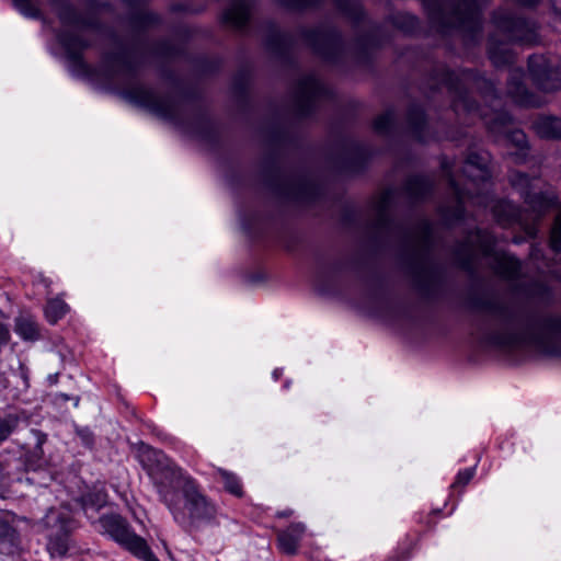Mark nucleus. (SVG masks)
Wrapping results in <instances>:
<instances>
[{
  "mask_svg": "<svg viewBox=\"0 0 561 561\" xmlns=\"http://www.w3.org/2000/svg\"><path fill=\"white\" fill-rule=\"evenodd\" d=\"M138 458L154 480L161 500L172 511L174 517L180 513L179 489H181L184 499L183 508L192 527L215 522L217 516L215 504L201 492L197 482L184 474L183 470L161 450L141 444Z\"/></svg>",
  "mask_w": 561,
  "mask_h": 561,
  "instance_id": "1",
  "label": "nucleus"
},
{
  "mask_svg": "<svg viewBox=\"0 0 561 561\" xmlns=\"http://www.w3.org/2000/svg\"><path fill=\"white\" fill-rule=\"evenodd\" d=\"M490 156L488 152H471L462 167L466 178L465 188H460L458 182L449 172V165L443 161L442 167L449 181L453 198L439 206V214L446 225H453L463 217V204L471 199L473 204L488 207L491 197L488 186L491 178L489 170Z\"/></svg>",
  "mask_w": 561,
  "mask_h": 561,
  "instance_id": "2",
  "label": "nucleus"
},
{
  "mask_svg": "<svg viewBox=\"0 0 561 561\" xmlns=\"http://www.w3.org/2000/svg\"><path fill=\"white\" fill-rule=\"evenodd\" d=\"M494 244L492 233L478 229L456 247L455 259L462 270L470 273L474 272L479 260L484 259L495 275L508 280L517 279L520 262L511 254L493 251Z\"/></svg>",
  "mask_w": 561,
  "mask_h": 561,
  "instance_id": "3",
  "label": "nucleus"
},
{
  "mask_svg": "<svg viewBox=\"0 0 561 561\" xmlns=\"http://www.w3.org/2000/svg\"><path fill=\"white\" fill-rule=\"evenodd\" d=\"M56 8L58 18L64 26L72 27L76 33L61 32L59 42L66 49L67 56L72 66L81 72L88 71V66L83 62L81 54L91 46L90 39L85 38L84 32L98 26L93 14H79L66 0H49Z\"/></svg>",
  "mask_w": 561,
  "mask_h": 561,
  "instance_id": "4",
  "label": "nucleus"
},
{
  "mask_svg": "<svg viewBox=\"0 0 561 561\" xmlns=\"http://www.w3.org/2000/svg\"><path fill=\"white\" fill-rule=\"evenodd\" d=\"M439 83L445 85L454 95L453 108L457 115L468 113L470 115H478L481 118H488V114L469 98V87L478 89L485 99L491 101L497 99L494 84L490 80L477 76L471 70H463L460 73L443 70Z\"/></svg>",
  "mask_w": 561,
  "mask_h": 561,
  "instance_id": "5",
  "label": "nucleus"
},
{
  "mask_svg": "<svg viewBox=\"0 0 561 561\" xmlns=\"http://www.w3.org/2000/svg\"><path fill=\"white\" fill-rule=\"evenodd\" d=\"M450 14L431 12L430 19L433 25L446 33L449 28H459L474 38L481 32V0H455Z\"/></svg>",
  "mask_w": 561,
  "mask_h": 561,
  "instance_id": "6",
  "label": "nucleus"
},
{
  "mask_svg": "<svg viewBox=\"0 0 561 561\" xmlns=\"http://www.w3.org/2000/svg\"><path fill=\"white\" fill-rule=\"evenodd\" d=\"M99 524L103 533L117 543L144 561H159L151 552L146 540L136 535L122 516L112 514L100 517Z\"/></svg>",
  "mask_w": 561,
  "mask_h": 561,
  "instance_id": "7",
  "label": "nucleus"
},
{
  "mask_svg": "<svg viewBox=\"0 0 561 561\" xmlns=\"http://www.w3.org/2000/svg\"><path fill=\"white\" fill-rule=\"evenodd\" d=\"M123 98L128 102L142 106L156 115L174 119L178 115V104L169 95H159L153 90L138 84L123 91Z\"/></svg>",
  "mask_w": 561,
  "mask_h": 561,
  "instance_id": "8",
  "label": "nucleus"
},
{
  "mask_svg": "<svg viewBox=\"0 0 561 561\" xmlns=\"http://www.w3.org/2000/svg\"><path fill=\"white\" fill-rule=\"evenodd\" d=\"M493 22L496 30L510 42L534 44L537 41L536 24L523 16L500 10L494 13Z\"/></svg>",
  "mask_w": 561,
  "mask_h": 561,
  "instance_id": "9",
  "label": "nucleus"
},
{
  "mask_svg": "<svg viewBox=\"0 0 561 561\" xmlns=\"http://www.w3.org/2000/svg\"><path fill=\"white\" fill-rule=\"evenodd\" d=\"M302 35L313 51L328 61H335L344 51L341 34L333 27L321 25Z\"/></svg>",
  "mask_w": 561,
  "mask_h": 561,
  "instance_id": "10",
  "label": "nucleus"
},
{
  "mask_svg": "<svg viewBox=\"0 0 561 561\" xmlns=\"http://www.w3.org/2000/svg\"><path fill=\"white\" fill-rule=\"evenodd\" d=\"M415 242L419 248L417 262L412 265L411 272L415 283L420 287H425L435 278V271L430 260L432 225L428 220H423L415 232Z\"/></svg>",
  "mask_w": 561,
  "mask_h": 561,
  "instance_id": "11",
  "label": "nucleus"
},
{
  "mask_svg": "<svg viewBox=\"0 0 561 561\" xmlns=\"http://www.w3.org/2000/svg\"><path fill=\"white\" fill-rule=\"evenodd\" d=\"M329 90L313 75L301 77L294 92L296 111L301 116L309 115L316 104L328 96Z\"/></svg>",
  "mask_w": 561,
  "mask_h": 561,
  "instance_id": "12",
  "label": "nucleus"
},
{
  "mask_svg": "<svg viewBox=\"0 0 561 561\" xmlns=\"http://www.w3.org/2000/svg\"><path fill=\"white\" fill-rule=\"evenodd\" d=\"M511 184L520 191L525 203L533 211V219H539L548 209L554 205V198L543 193H531L529 191L531 179L523 172L512 171L510 174Z\"/></svg>",
  "mask_w": 561,
  "mask_h": 561,
  "instance_id": "13",
  "label": "nucleus"
},
{
  "mask_svg": "<svg viewBox=\"0 0 561 561\" xmlns=\"http://www.w3.org/2000/svg\"><path fill=\"white\" fill-rule=\"evenodd\" d=\"M528 70L539 89L551 92L561 84L560 73L542 55H533L528 58Z\"/></svg>",
  "mask_w": 561,
  "mask_h": 561,
  "instance_id": "14",
  "label": "nucleus"
},
{
  "mask_svg": "<svg viewBox=\"0 0 561 561\" xmlns=\"http://www.w3.org/2000/svg\"><path fill=\"white\" fill-rule=\"evenodd\" d=\"M104 62L114 73L131 76L140 64L139 48L136 44L131 47L118 45L115 51L104 56Z\"/></svg>",
  "mask_w": 561,
  "mask_h": 561,
  "instance_id": "15",
  "label": "nucleus"
},
{
  "mask_svg": "<svg viewBox=\"0 0 561 561\" xmlns=\"http://www.w3.org/2000/svg\"><path fill=\"white\" fill-rule=\"evenodd\" d=\"M253 8L254 0H231L229 7L222 12V22L234 30H243Z\"/></svg>",
  "mask_w": 561,
  "mask_h": 561,
  "instance_id": "16",
  "label": "nucleus"
},
{
  "mask_svg": "<svg viewBox=\"0 0 561 561\" xmlns=\"http://www.w3.org/2000/svg\"><path fill=\"white\" fill-rule=\"evenodd\" d=\"M524 72L522 69H512L508 76L507 93L514 102L523 105L537 107L540 105L538 99L531 94L523 83Z\"/></svg>",
  "mask_w": 561,
  "mask_h": 561,
  "instance_id": "17",
  "label": "nucleus"
},
{
  "mask_svg": "<svg viewBox=\"0 0 561 561\" xmlns=\"http://www.w3.org/2000/svg\"><path fill=\"white\" fill-rule=\"evenodd\" d=\"M511 121L512 118L507 113L495 112L492 117L488 118L486 124L491 131H503L510 142L519 149H524L527 146V137L520 129H507V125Z\"/></svg>",
  "mask_w": 561,
  "mask_h": 561,
  "instance_id": "18",
  "label": "nucleus"
},
{
  "mask_svg": "<svg viewBox=\"0 0 561 561\" xmlns=\"http://www.w3.org/2000/svg\"><path fill=\"white\" fill-rule=\"evenodd\" d=\"M306 531V526L301 523H294L287 529L278 531L277 543L283 553L296 554L299 542Z\"/></svg>",
  "mask_w": 561,
  "mask_h": 561,
  "instance_id": "19",
  "label": "nucleus"
},
{
  "mask_svg": "<svg viewBox=\"0 0 561 561\" xmlns=\"http://www.w3.org/2000/svg\"><path fill=\"white\" fill-rule=\"evenodd\" d=\"M492 213L496 221L503 227L524 224V213L511 202L496 201L492 206Z\"/></svg>",
  "mask_w": 561,
  "mask_h": 561,
  "instance_id": "20",
  "label": "nucleus"
},
{
  "mask_svg": "<svg viewBox=\"0 0 561 561\" xmlns=\"http://www.w3.org/2000/svg\"><path fill=\"white\" fill-rule=\"evenodd\" d=\"M476 306L505 324H511L515 320L514 309L497 299L479 301Z\"/></svg>",
  "mask_w": 561,
  "mask_h": 561,
  "instance_id": "21",
  "label": "nucleus"
},
{
  "mask_svg": "<svg viewBox=\"0 0 561 561\" xmlns=\"http://www.w3.org/2000/svg\"><path fill=\"white\" fill-rule=\"evenodd\" d=\"M408 124L415 139L420 142H426L434 138L426 130V122L424 111L419 106H412L408 112Z\"/></svg>",
  "mask_w": 561,
  "mask_h": 561,
  "instance_id": "22",
  "label": "nucleus"
},
{
  "mask_svg": "<svg viewBox=\"0 0 561 561\" xmlns=\"http://www.w3.org/2000/svg\"><path fill=\"white\" fill-rule=\"evenodd\" d=\"M433 190V181L428 176L412 175L405 182V192L412 201L425 198Z\"/></svg>",
  "mask_w": 561,
  "mask_h": 561,
  "instance_id": "23",
  "label": "nucleus"
},
{
  "mask_svg": "<svg viewBox=\"0 0 561 561\" xmlns=\"http://www.w3.org/2000/svg\"><path fill=\"white\" fill-rule=\"evenodd\" d=\"M158 23L159 16L157 14L149 12L146 9L136 10L133 12L129 20L133 37L137 39L144 31L149 30Z\"/></svg>",
  "mask_w": 561,
  "mask_h": 561,
  "instance_id": "24",
  "label": "nucleus"
},
{
  "mask_svg": "<svg viewBox=\"0 0 561 561\" xmlns=\"http://www.w3.org/2000/svg\"><path fill=\"white\" fill-rule=\"evenodd\" d=\"M79 501L82 510L88 515L89 511L95 513L107 504V493L103 488L94 486L82 494Z\"/></svg>",
  "mask_w": 561,
  "mask_h": 561,
  "instance_id": "25",
  "label": "nucleus"
},
{
  "mask_svg": "<svg viewBox=\"0 0 561 561\" xmlns=\"http://www.w3.org/2000/svg\"><path fill=\"white\" fill-rule=\"evenodd\" d=\"M392 192L385 191L374 202L373 209L376 216V227L379 229L387 228L389 225V208L392 202Z\"/></svg>",
  "mask_w": 561,
  "mask_h": 561,
  "instance_id": "26",
  "label": "nucleus"
},
{
  "mask_svg": "<svg viewBox=\"0 0 561 561\" xmlns=\"http://www.w3.org/2000/svg\"><path fill=\"white\" fill-rule=\"evenodd\" d=\"M537 135L546 139H561V119L557 117H541L535 122Z\"/></svg>",
  "mask_w": 561,
  "mask_h": 561,
  "instance_id": "27",
  "label": "nucleus"
},
{
  "mask_svg": "<svg viewBox=\"0 0 561 561\" xmlns=\"http://www.w3.org/2000/svg\"><path fill=\"white\" fill-rule=\"evenodd\" d=\"M489 56L495 67L511 65L514 61L512 50L499 44L495 36H491L489 39Z\"/></svg>",
  "mask_w": 561,
  "mask_h": 561,
  "instance_id": "28",
  "label": "nucleus"
},
{
  "mask_svg": "<svg viewBox=\"0 0 561 561\" xmlns=\"http://www.w3.org/2000/svg\"><path fill=\"white\" fill-rule=\"evenodd\" d=\"M15 332L23 339L36 341L39 339V328L32 317L22 316L15 320Z\"/></svg>",
  "mask_w": 561,
  "mask_h": 561,
  "instance_id": "29",
  "label": "nucleus"
},
{
  "mask_svg": "<svg viewBox=\"0 0 561 561\" xmlns=\"http://www.w3.org/2000/svg\"><path fill=\"white\" fill-rule=\"evenodd\" d=\"M216 473L220 477L227 492L237 497H242L244 495L242 484L233 472L222 468H216Z\"/></svg>",
  "mask_w": 561,
  "mask_h": 561,
  "instance_id": "30",
  "label": "nucleus"
},
{
  "mask_svg": "<svg viewBox=\"0 0 561 561\" xmlns=\"http://www.w3.org/2000/svg\"><path fill=\"white\" fill-rule=\"evenodd\" d=\"M69 311L68 305L59 297L47 300L45 317L49 323L55 324Z\"/></svg>",
  "mask_w": 561,
  "mask_h": 561,
  "instance_id": "31",
  "label": "nucleus"
},
{
  "mask_svg": "<svg viewBox=\"0 0 561 561\" xmlns=\"http://www.w3.org/2000/svg\"><path fill=\"white\" fill-rule=\"evenodd\" d=\"M20 417L18 414L9 413L0 416V445L5 442L12 433L18 428Z\"/></svg>",
  "mask_w": 561,
  "mask_h": 561,
  "instance_id": "32",
  "label": "nucleus"
},
{
  "mask_svg": "<svg viewBox=\"0 0 561 561\" xmlns=\"http://www.w3.org/2000/svg\"><path fill=\"white\" fill-rule=\"evenodd\" d=\"M393 24L404 33H413L417 30L419 21L414 15L398 13L393 18Z\"/></svg>",
  "mask_w": 561,
  "mask_h": 561,
  "instance_id": "33",
  "label": "nucleus"
},
{
  "mask_svg": "<svg viewBox=\"0 0 561 561\" xmlns=\"http://www.w3.org/2000/svg\"><path fill=\"white\" fill-rule=\"evenodd\" d=\"M335 5L341 10L344 14L359 21L363 16V10L358 2L352 0H334Z\"/></svg>",
  "mask_w": 561,
  "mask_h": 561,
  "instance_id": "34",
  "label": "nucleus"
},
{
  "mask_svg": "<svg viewBox=\"0 0 561 561\" xmlns=\"http://www.w3.org/2000/svg\"><path fill=\"white\" fill-rule=\"evenodd\" d=\"M393 123V113L391 111H387L386 113L379 115L374 121V129L378 134L386 135L389 133Z\"/></svg>",
  "mask_w": 561,
  "mask_h": 561,
  "instance_id": "35",
  "label": "nucleus"
},
{
  "mask_svg": "<svg viewBox=\"0 0 561 561\" xmlns=\"http://www.w3.org/2000/svg\"><path fill=\"white\" fill-rule=\"evenodd\" d=\"M16 9L30 18H39V9L37 8L35 0H13Z\"/></svg>",
  "mask_w": 561,
  "mask_h": 561,
  "instance_id": "36",
  "label": "nucleus"
},
{
  "mask_svg": "<svg viewBox=\"0 0 561 561\" xmlns=\"http://www.w3.org/2000/svg\"><path fill=\"white\" fill-rule=\"evenodd\" d=\"M287 9L300 10L318 5L322 0H277Z\"/></svg>",
  "mask_w": 561,
  "mask_h": 561,
  "instance_id": "37",
  "label": "nucleus"
},
{
  "mask_svg": "<svg viewBox=\"0 0 561 561\" xmlns=\"http://www.w3.org/2000/svg\"><path fill=\"white\" fill-rule=\"evenodd\" d=\"M48 551L53 557H64L68 551L66 541L60 538L50 539L48 543Z\"/></svg>",
  "mask_w": 561,
  "mask_h": 561,
  "instance_id": "38",
  "label": "nucleus"
},
{
  "mask_svg": "<svg viewBox=\"0 0 561 561\" xmlns=\"http://www.w3.org/2000/svg\"><path fill=\"white\" fill-rule=\"evenodd\" d=\"M15 529L4 518L0 517V541H13Z\"/></svg>",
  "mask_w": 561,
  "mask_h": 561,
  "instance_id": "39",
  "label": "nucleus"
},
{
  "mask_svg": "<svg viewBox=\"0 0 561 561\" xmlns=\"http://www.w3.org/2000/svg\"><path fill=\"white\" fill-rule=\"evenodd\" d=\"M550 247L553 251H561V219H557V222L551 231Z\"/></svg>",
  "mask_w": 561,
  "mask_h": 561,
  "instance_id": "40",
  "label": "nucleus"
},
{
  "mask_svg": "<svg viewBox=\"0 0 561 561\" xmlns=\"http://www.w3.org/2000/svg\"><path fill=\"white\" fill-rule=\"evenodd\" d=\"M288 42V37L285 34H282L279 32H273L267 41L266 44L271 49L278 50L282 45L286 44Z\"/></svg>",
  "mask_w": 561,
  "mask_h": 561,
  "instance_id": "41",
  "label": "nucleus"
},
{
  "mask_svg": "<svg viewBox=\"0 0 561 561\" xmlns=\"http://www.w3.org/2000/svg\"><path fill=\"white\" fill-rule=\"evenodd\" d=\"M543 327L556 334H561V317L549 316L543 320Z\"/></svg>",
  "mask_w": 561,
  "mask_h": 561,
  "instance_id": "42",
  "label": "nucleus"
},
{
  "mask_svg": "<svg viewBox=\"0 0 561 561\" xmlns=\"http://www.w3.org/2000/svg\"><path fill=\"white\" fill-rule=\"evenodd\" d=\"M473 476H474L473 468H469V469H465V470L460 471L457 474V478L453 484V488L467 485L470 482V480L473 478Z\"/></svg>",
  "mask_w": 561,
  "mask_h": 561,
  "instance_id": "43",
  "label": "nucleus"
},
{
  "mask_svg": "<svg viewBox=\"0 0 561 561\" xmlns=\"http://www.w3.org/2000/svg\"><path fill=\"white\" fill-rule=\"evenodd\" d=\"M77 435L80 437L82 444L89 448L93 446L94 443V436L93 433L87 428H77Z\"/></svg>",
  "mask_w": 561,
  "mask_h": 561,
  "instance_id": "44",
  "label": "nucleus"
},
{
  "mask_svg": "<svg viewBox=\"0 0 561 561\" xmlns=\"http://www.w3.org/2000/svg\"><path fill=\"white\" fill-rule=\"evenodd\" d=\"M10 339V332L5 324L0 322V344H5Z\"/></svg>",
  "mask_w": 561,
  "mask_h": 561,
  "instance_id": "45",
  "label": "nucleus"
},
{
  "mask_svg": "<svg viewBox=\"0 0 561 561\" xmlns=\"http://www.w3.org/2000/svg\"><path fill=\"white\" fill-rule=\"evenodd\" d=\"M513 336H504V337H497L496 343L500 345H512L513 344Z\"/></svg>",
  "mask_w": 561,
  "mask_h": 561,
  "instance_id": "46",
  "label": "nucleus"
},
{
  "mask_svg": "<svg viewBox=\"0 0 561 561\" xmlns=\"http://www.w3.org/2000/svg\"><path fill=\"white\" fill-rule=\"evenodd\" d=\"M160 53H161L162 55H165V56H173V55H175V51H173V50H172V49H170L169 47H162V48L160 49Z\"/></svg>",
  "mask_w": 561,
  "mask_h": 561,
  "instance_id": "47",
  "label": "nucleus"
},
{
  "mask_svg": "<svg viewBox=\"0 0 561 561\" xmlns=\"http://www.w3.org/2000/svg\"><path fill=\"white\" fill-rule=\"evenodd\" d=\"M546 352L551 355L560 354V351L557 348L546 350Z\"/></svg>",
  "mask_w": 561,
  "mask_h": 561,
  "instance_id": "48",
  "label": "nucleus"
},
{
  "mask_svg": "<svg viewBox=\"0 0 561 561\" xmlns=\"http://www.w3.org/2000/svg\"><path fill=\"white\" fill-rule=\"evenodd\" d=\"M123 1L126 3H129V4H138V3L142 2L144 0H123Z\"/></svg>",
  "mask_w": 561,
  "mask_h": 561,
  "instance_id": "49",
  "label": "nucleus"
},
{
  "mask_svg": "<svg viewBox=\"0 0 561 561\" xmlns=\"http://www.w3.org/2000/svg\"><path fill=\"white\" fill-rule=\"evenodd\" d=\"M7 466L5 463H3L2 461H0V474L3 473V471L5 470Z\"/></svg>",
  "mask_w": 561,
  "mask_h": 561,
  "instance_id": "50",
  "label": "nucleus"
},
{
  "mask_svg": "<svg viewBox=\"0 0 561 561\" xmlns=\"http://www.w3.org/2000/svg\"><path fill=\"white\" fill-rule=\"evenodd\" d=\"M291 514V512H284V513H279L278 516L280 517H287Z\"/></svg>",
  "mask_w": 561,
  "mask_h": 561,
  "instance_id": "51",
  "label": "nucleus"
},
{
  "mask_svg": "<svg viewBox=\"0 0 561 561\" xmlns=\"http://www.w3.org/2000/svg\"><path fill=\"white\" fill-rule=\"evenodd\" d=\"M526 231H527L528 233H531V232H533V227H529V228L527 227V228H526Z\"/></svg>",
  "mask_w": 561,
  "mask_h": 561,
  "instance_id": "52",
  "label": "nucleus"
}]
</instances>
